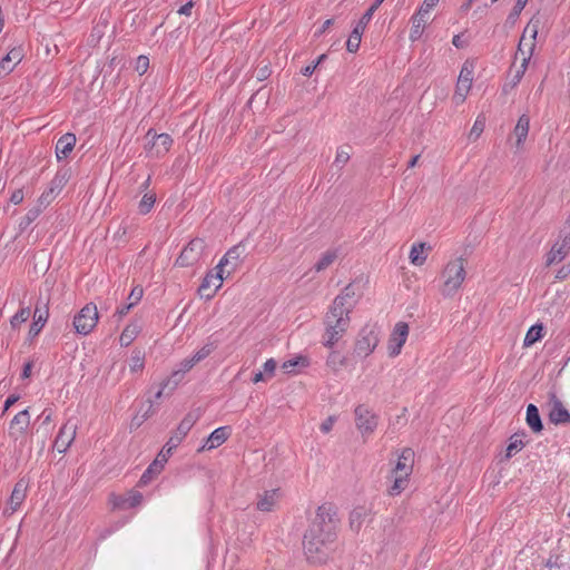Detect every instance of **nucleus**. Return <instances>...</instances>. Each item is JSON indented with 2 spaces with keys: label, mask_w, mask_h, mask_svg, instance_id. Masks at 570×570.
<instances>
[{
  "label": "nucleus",
  "mask_w": 570,
  "mask_h": 570,
  "mask_svg": "<svg viewBox=\"0 0 570 570\" xmlns=\"http://www.w3.org/2000/svg\"><path fill=\"white\" fill-rule=\"evenodd\" d=\"M341 520L333 503L316 509L303 535V551L309 563H326L336 550Z\"/></svg>",
  "instance_id": "1"
},
{
  "label": "nucleus",
  "mask_w": 570,
  "mask_h": 570,
  "mask_svg": "<svg viewBox=\"0 0 570 570\" xmlns=\"http://www.w3.org/2000/svg\"><path fill=\"white\" fill-rule=\"evenodd\" d=\"M354 296V286L348 284L342 294L334 298L328 312L325 314V333L323 335V345L325 347L332 348L346 333L351 323L350 313L354 306V302L347 304V299H353Z\"/></svg>",
  "instance_id": "2"
},
{
  "label": "nucleus",
  "mask_w": 570,
  "mask_h": 570,
  "mask_svg": "<svg viewBox=\"0 0 570 570\" xmlns=\"http://www.w3.org/2000/svg\"><path fill=\"white\" fill-rule=\"evenodd\" d=\"M539 29V20H534L533 18L529 21L527 24L523 35L520 39L519 46H518V52L522 56V63L517 70L515 75L513 76V85H517L522 79L528 63L530 61V58L533 53L534 47H535V38L538 35Z\"/></svg>",
  "instance_id": "3"
},
{
  "label": "nucleus",
  "mask_w": 570,
  "mask_h": 570,
  "mask_svg": "<svg viewBox=\"0 0 570 570\" xmlns=\"http://www.w3.org/2000/svg\"><path fill=\"white\" fill-rule=\"evenodd\" d=\"M465 259L459 257L446 264L442 272L443 285L441 287V294L445 297L453 296L461 287L465 278Z\"/></svg>",
  "instance_id": "4"
},
{
  "label": "nucleus",
  "mask_w": 570,
  "mask_h": 570,
  "mask_svg": "<svg viewBox=\"0 0 570 570\" xmlns=\"http://www.w3.org/2000/svg\"><path fill=\"white\" fill-rule=\"evenodd\" d=\"M99 318L97 306L94 303L86 304L73 317V327L77 334L88 335L96 327Z\"/></svg>",
  "instance_id": "5"
},
{
  "label": "nucleus",
  "mask_w": 570,
  "mask_h": 570,
  "mask_svg": "<svg viewBox=\"0 0 570 570\" xmlns=\"http://www.w3.org/2000/svg\"><path fill=\"white\" fill-rule=\"evenodd\" d=\"M206 249V242L203 238L191 239L181 250L175 262L179 267H188L197 264Z\"/></svg>",
  "instance_id": "6"
},
{
  "label": "nucleus",
  "mask_w": 570,
  "mask_h": 570,
  "mask_svg": "<svg viewBox=\"0 0 570 570\" xmlns=\"http://www.w3.org/2000/svg\"><path fill=\"white\" fill-rule=\"evenodd\" d=\"M198 417L199 416L194 412H189L185 415L165 444L166 454H171L173 451L181 443L197 422Z\"/></svg>",
  "instance_id": "7"
},
{
  "label": "nucleus",
  "mask_w": 570,
  "mask_h": 570,
  "mask_svg": "<svg viewBox=\"0 0 570 570\" xmlns=\"http://www.w3.org/2000/svg\"><path fill=\"white\" fill-rule=\"evenodd\" d=\"M146 139L148 140L146 144V150L155 157H161L166 155L171 145L173 138L168 134H157L154 129H149L146 134Z\"/></svg>",
  "instance_id": "8"
},
{
  "label": "nucleus",
  "mask_w": 570,
  "mask_h": 570,
  "mask_svg": "<svg viewBox=\"0 0 570 570\" xmlns=\"http://www.w3.org/2000/svg\"><path fill=\"white\" fill-rule=\"evenodd\" d=\"M379 344V335L373 328L365 326L361 330L354 346V353L360 357L368 356Z\"/></svg>",
  "instance_id": "9"
},
{
  "label": "nucleus",
  "mask_w": 570,
  "mask_h": 570,
  "mask_svg": "<svg viewBox=\"0 0 570 570\" xmlns=\"http://www.w3.org/2000/svg\"><path fill=\"white\" fill-rule=\"evenodd\" d=\"M355 423L358 431L364 434H371L377 426V416L364 404L355 407Z\"/></svg>",
  "instance_id": "10"
},
{
  "label": "nucleus",
  "mask_w": 570,
  "mask_h": 570,
  "mask_svg": "<svg viewBox=\"0 0 570 570\" xmlns=\"http://www.w3.org/2000/svg\"><path fill=\"white\" fill-rule=\"evenodd\" d=\"M549 396V421L556 425L570 423V412L563 406L562 401L556 392L550 391Z\"/></svg>",
  "instance_id": "11"
},
{
  "label": "nucleus",
  "mask_w": 570,
  "mask_h": 570,
  "mask_svg": "<svg viewBox=\"0 0 570 570\" xmlns=\"http://www.w3.org/2000/svg\"><path fill=\"white\" fill-rule=\"evenodd\" d=\"M244 257L245 246L243 244L235 245L229 248L227 253L222 257L215 269H220V272H224V268L228 267L227 275H230L237 269Z\"/></svg>",
  "instance_id": "12"
},
{
  "label": "nucleus",
  "mask_w": 570,
  "mask_h": 570,
  "mask_svg": "<svg viewBox=\"0 0 570 570\" xmlns=\"http://www.w3.org/2000/svg\"><path fill=\"white\" fill-rule=\"evenodd\" d=\"M570 252V234L560 232L559 239L552 245L546 257V266L560 263Z\"/></svg>",
  "instance_id": "13"
},
{
  "label": "nucleus",
  "mask_w": 570,
  "mask_h": 570,
  "mask_svg": "<svg viewBox=\"0 0 570 570\" xmlns=\"http://www.w3.org/2000/svg\"><path fill=\"white\" fill-rule=\"evenodd\" d=\"M220 269H216V273L209 271L206 276L203 278L199 287L198 294L202 298L212 299L216 294L217 289L220 288L224 277Z\"/></svg>",
  "instance_id": "14"
},
{
  "label": "nucleus",
  "mask_w": 570,
  "mask_h": 570,
  "mask_svg": "<svg viewBox=\"0 0 570 570\" xmlns=\"http://www.w3.org/2000/svg\"><path fill=\"white\" fill-rule=\"evenodd\" d=\"M409 336V325L405 322H399L389 340V355L395 357L401 353L402 346Z\"/></svg>",
  "instance_id": "15"
},
{
  "label": "nucleus",
  "mask_w": 570,
  "mask_h": 570,
  "mask_svg": "<svg viewBox=\"0 0 570 570\" xmlns=\"http://www.w3.org/2000/svg\"><path fill=\"white\" fill-rule=\"evenodd\" d=\"M473 80V69L465 62L460 71L453 99L456 104L463 102L471 89Z\"/></svg>",
  "instance_id": "16"
},
{
  "label": "nucleus",
  "mask_w": 570,
  "mask_h": 570,
  "mask_svg": "<svg viewBox=\"0 0 570 570\" xmlns=\"http://www.w3.org/2000/svg\"><path fill=\"white\" fill-rule=\"evenodd\" d=\"M373 14H374L373 12H371L370 10H366L363 13V16L361 17V19L357 21L355 27L353 28V30L346 41V49L348 52H356L358 50L360 45H361L362 35H363L366 26L371 21Z\"/></svg>",
  "instance_id": "17"
},
{
  "label": "nucleus",
  "mask_w": 570,
  "mask_h": 570,
  "mask_svg": "<svg viewBox=\"0 0 570 570\" xmlns=\"http://www.w3.org/2000/svg\"><path fill=\"white\" fill-rule=\"evenodd\" d=\"M30 425V414L28 409L20 411L13 416L9 425V436L13 440H18L22 436Z\"/></svg>",
  "instance_id": "18"
},
{
  "label": "nucleus",
  "mask_w": 570,
  "mask_h": 570,
  "mask_svg": "<svg viewBox=\"0 0 570 570\" xmlns=\"http://www.w3.org/2000/svg\"><path fill=\"white\" fill-rule=\"evenodd\" d=\"M48 316H49V308H48V304L45 303L42 305H40V302L37 303L36 305V308H35V321L32 322V324L30 325V328H29V337H35L37 336L42 327L45 326L47 320H48Z\"/></svg>",
  "instance_id": "19"
},
{
  "label": "nucleus",
  "mask_w": 570,
  "mask_h": 570,
  "mask_svg": "<svg viewBox=\"0 0 570 570\" xmlns=\"http://www.w3.org/2000/svg\"><path fill=\"white\" fill-rule=\"evenodd\" d=\"M414 458V451L410 448H405L402 450L399 455L396 465L392 470V475H406L409 476L412 472V464Z\"/></svg>",
  "instance_id": "20"
},
{
  "label": "nucleus",
  "mask_w": 570,
  "mask_h": 570,
  "mask_svg": "<svg viewBox=\"0 0 570 570\" xmlns=\"http://www.w3.org/2000/svg\"><path fill=\"white\" fill-rule=\"evenodd\" d=\"M22 47H13L0 61V73H9L13 70L14 66L18 65L23 58Z\"/></svg>",
  "instance_id": "21"
},
{
  "label": "nucleus",
  "mask_w": 570,
  "mask_h": 570,
  "mask_svg": "<svg viewBox=\"0 0 570 570\" xmlns=\"http://www.w3.org/2000/svg\"><path fill=\"white\" fill-rule=\"evenodd\" d=\"M75 435H76V425H69V423H67L60 429V431L56 438V442H55V444L60 453L67 451V449L72 443Z\"/></svg>",
  "instance_id": "22"
},
{
  "label": "nucleus",
  "mask_w": 570,
  "mask_h": 570,
  "mask_svg": "<svg viewBox=\"0 0 570 570\" xmlns=\"http://www.w3.org/2000/svg\"><path fill=\"white\" fill-rule=\"evenodd\" d=\"M77 138L72 132L62 135L56 144V155L58 160L65 159L69 156L76 145Z\"/></svg>",
  "instance_id": "23"
},
{
  "label": "nucleus",
  "mask_w": 570,
  "mask_h": 570,
  "mask_svg": "<svg viewBox=\"0 0 570 570\" xmlns=\"http://www.w3.org/2000/svg\"><path fill=\"white\" fill-rule=\"evenodd\" d=\"M230 435L229 426H220L214 430L207 438L202 449L213 450L222 445Z\"/></svg>",
  "instance_id": "24"
},
{
  "label": "nucleus",
  "mask_w": 570,
  "mask_h": 570,
  "mask_svg": "<svg viewBox=\"0 0 570 570\" xmlns=\"http://www.w3.org/2000/svg\"><path fill=\"white\" fill-rule=\"evenodd\" d=\"M279 499V489H272L268 491H264L263 494H259L257 501V509L263 512H269L273 510L274 505Z\"/></svg>",
  "instance_id": "25"
},
{
  "label": "nucleus",
  "mask_w": 570,
  "mask_h": 570,
  "mask_svg": "<svg viewBox=\"0 0 570 570\" xmlns=\"http://www.w3.org/2000/svg\"><path fill=\"white\" fill-rule=\"evenodd\" d=\"M530 127V118L527 115H521L518 119V122L514 127L513 134L517 137L515 147L517 149H521L523 142L528 136Z\"/></svg>",
  "instance_id": "26"
},
{
  "label": "nucleus",
  "mask_w": 570,
  "mask_h": 570,
  "mask_svg": "<svg viewBox=\"0 0 570 570\" xmlns=\"http://www.w3.org/2000/svg\"><path fill=\"white\" fill-rule=\"evenodd\" d=\"M195 365H196V362H194V360L191 357L184 358L179 363L178 368L171 373L170 377H168L173 382V385L170 386V391H174L177 387V385L179 384V382L181 381L184 375L187 372H189Z\"/></svg>",
  "instance_id": "27"
},
{
  "label": "nucleus",
  "mask_w": 570,
  "mask_h": 570,
  "mask_svg": "<svg viewBox=\"0 0 570 570\" xmlns=\"http://www.w3.org/2000/svg\"><path fill=\"white\" fill-rule=\"evenodd\" d=\"M27 484L23 480H19L11 492L9 504L11 512H14L26 499Z\"/></svg>",
  "instance_id": "28"
},
{
  "label": "nucleus",
  "mask_w": 570,
  "mask_h": 570,
  "mask_svg": "<svg viewBox=\"0 0 570 570\" xmlns=\"http://www.w3.org/2000/svg\"><path fill=\"white\" fill-rule=\"evenodd\" d=\"M525 421L529 428L534 433H541L543 430V423L539 413V409L534 404L527 406Z\"/></svg>",
  "instance_id": "29"
},
{
  "label": "nucleus",
  "mask_w": 570,
  "mask_h": 570,
  "mask_svg": "<svg viewBox=\"0 0 570 570\" xmlns=\"http://www.w3.org/2000/svg\"><path fill=\"white\" fill-rule=\"evenodd\" d=\"M431 250L432 247L428 245L426 243H415L412 245L411 252H410V261L415 266H422L426 261V254H424V250Z\"/></svg>",
  "instance_id": "30"
},
{
  "label": "nucleus",
  "mask_w": 570,
  "mask_h": 570,
  "mask_svg": "<svg viewBox=\"0 0 570 570\" xmlns=\"http://www.w3.org/2000/svg\"><path fill=\"white\" fill-rule=\"evenodd\" d=\"M52 410L51 409H45L41 414L38 416V419L35 422V425L40 422L38 426L35 428L36 433L42 432V436L47 438L50 433V425L52 422Z\"/></svg>",
  "instance_id": "31"
},
{
  "label": "nucleus",
  "mask_w": 570,
  "mask_h": 570,
  "mask_svg": "<svg viewBox=\"0 0 570 570\" xmlns=\"http://www.w3.org/2000/svg\"><path fill=\"white\" fill-rule=\"evenodd\" d=\"M308 365H309V360H308L307 356L297 355V356H295L293 358H289V360L285 361L282 364V368L284 370L285 373L296 374V373H298L296 367L305 368Z\"/></svg>",
  "instance_id": "32"
},
{
  "label": "nucleus",
  "mask_w": 570,
  "mask_h": 570,
  "mask_svg": "<svg viewBox=\"0 0 570 570\" xmlns=\"http://www.w3.org/2000/svg\"><path fill=\"white\" fill-rule=\"evenodd\" d=\"M163 471V462L155 459L154 462L145 470L138 481V487L147 485L156 475Z\"/></svg>",
  "instance_id": "33"
},
{
  "label": "nucleus",
  "mask_w": 570,
  "mask_h": 570,
  "mask_svg": "<svg viewBox=\"0 0 570 570\" xmlns=\"http://www.w3.org/2000/svg\"><path fill=\"white\" fill-rule=\"evenodd\" d=\"M426 26L424 16H421L419 11L412 17V27L410 31V39L416 41L421 38L423 30Z\"/></svg>",
  "instance_id": "34"
},
{
  "label": "nucleus",
  "mask_w": 570,
  "mask_h": 570,
  "mask_svg": "<svg viewBox=\"0 0 570 570\" xmlns=\"http://www.w3.org/2000/svg\"><path fill=\"white\" fill-rule=\"evenodd\" d=\"M544 327L542 324L532 325L524 337L523 345L531 346L543 337Z\"/></svg>",
  "instance_id": "35"
},
{
  "label": "nucleus",
  "mask_w": 570,
  "mask_h": 570,
  "mask_svg": "<svg viewBox=\"0 0 570 570\" xmlns=\"http://www.w3.org/2000/svg\"><path fill=\"white\" fill-rule=\"evenodd\" d=\"M338 257V249H328L326 250L318 262L314 265L316 272H322L326 269Z\"/></svg>",
  "instance_id": "36"
},
{
  "label": "nucleus",
  "mask_w": 570,
  "mask_h": 570,
  "mask_svg": "<svg viewBox=\"0 0 570 570\" xmlns=\"http://www.w3.org/2000/svg\"><path fill=\"white\" fill-rule=\"evenodd\" d=\"M41 207L35 206L30 208L19 223V232H24L41 214Z\"/></svg>",
  "instance_id": "37"
},
{
  "label": "nucleus",
  "mask_w": 570,
  "mask_h": 570,
  "mask_svg": "<svg viewBox=\"0 0 570 570\" xmlns=\"http://www.w3.org/2000/svg\"><path fill=\"white\" fill-rule=\"evenodd\" d=\"M366 517V510L363 507L355 508L350 515V525L354 531H358Z\"/></svg>",
  "instance_id": "38"
},
{
  "label": "nucleus",
  "mask_w": 570,
  "mask_h": 570,
  "mask_svg": "<svg viewBox=\"0 0 570 570\" xmlns=\"http://www.w3.org/2000/svg\"><path fill=\"white\" fill-rule=\"evenodd\" d=\"M218 346L217 341H208L200 350H198L191 358L194 362L199 363L208 357Z\"/></svg>",
  "instance_id": "39"
},
{
  "label": "nucleus",
  "mask_w": 570,
  "mask_h": 570,
  "mask_svg": "<svg viewBox=\"0 0 570 570\" xmlns=\"http://www.w3.org/2000/svg\"><path fill=\"white\" fill-rule=\"evenodd\" d=\"M393 484L389 488L387 492L390 495H399L407 485L409 480L406 475H392Z\"/></svg>",
  "instance_id": "40"
},
{
  "label": "nucleus",
  "mask_w": 570,
  "mask_h": 570,
  "mask_svg": "<svg viewBox=\"0 0 570 570\" xmlns=\"http://www.w3.org/2000/svg\"><path fill=\"white\" fill-rule=\"evenodd\" d=\"M524 445H525V443L520 439V434L514 433L510 438V443H509V445L507 448V452H505V459L512 458L517 452H519L521 449H523Z\"/></svg>",
  "instance_id": "41"
},
{
  "label": "nucleus",
  "mask_w": 570,
  "mask_h": 570,
  "mask_svg": "<svg viewBox=\"0 0 570 570\" xmlns=\"http://www.w3.org/2000/svg\"><path fill=\"white\" fill-rule=\"evenodd\" d=\"M129 366L131 372L141 371L145 366V354L139 350H135L130 357Z\"/></svg>",
  "instance_id": "42"
},
{
  "label": "nucleus",
  "mask_w": 570,
  "mask_h": 570,
  "mask_svg": "<svg viewBox=\"0 0 570 570\" xmlns=\"http://www.w3.org/2000/svg\"><path fill=\"white\" fill-rule=\"evenodd\" d=\"M156 202V195L155 194H145L139 202L138 209L141 215L148 214L151 208L154 207Z\"/></svg>",
  "instance_id": "43"
},
{
  "label": "nucleus",
  "mask_w": 570,
  "mask_h": 570,
  "mask_svg": "<svg viewBox=\"0 0 570 570\" xmlns=\"http://www.w3.org/2000/svg\"><path fill=\"white\" fill-rule=\"evenodd\" d=\"M30 313L29 307L20 308L10 320L12 328H17L24 323L30 317Z\"/></svg>",
  "instance_id": "44"
},
{
  "label": "nucleus",
  "mask_w": 570,
  "mask_h": 570,
  "mask_svg": "<svg viewBox=\"0 0 570 570\" xmlns=\"http://www.w3.org/2000/svg\"><path fill=\"white\" fill-rule=\"evenodd\" d=\"M137 333L136 326L127 325L119 337L120 345L128 346L135 340Z\"/></svg>",
  "instance_id": "45"
},
{
  "label": "nucleus",
  "mask_w": 570,
  "mask_h": 570,
  "mask_svg": "<svg viewBox=\"0 0 570 570\" xmlns=\"http://www.w3.org/2000/svg\"><path fill=\"white\" fill-rule=\"evenodd\" d=\"M345 361L346 358L338 352L332 351L326 360V364L334 371H337L340 367L345 365Z\"/></svg>",
  "instance_id": "46"
},
{
  "label": "nucleus",
  "mask_w": 570,
  "mask_h": 570,
  "mask_svg": "<svg viewBox=\"0 0 570 570\" xmlns=\"http://www.w3.org/2000/svg\"><path fill=\"white\" fill-rule=\"evenodd\" d=\"M350 158H351V155L348 151V147H340L336 153L334 165L341 169L344 165L347 164Z\"/></svg>",
  "instance_id": "47"
},
{
  "label": "nucleus",
  "mask_w": 570,
  "mask_h": 570,
  "mask_svg": "<svg viewBox=\"0 0 570 570\" xmlns=\"http://www.w3.org/2000/svg\"><path fill=\"white\" fill-rule=\"evenodd\" d=\"M66 183H67L66 175L57 174L50 181L48 189H52V193L57 196L61 191V189L63 188Z\"/></svg>",
  "instance_id": "48"
},
{
  "label": "nucleus",
  "mask_w": 570,
  "mask_h": 570,
  "mask_svg": "<svg viewBox=\"0 0 570 570\" xmlns=\"http://www.w3.org/2000/svg\"><path fill=\"white\" fill-rule=\"evenodd\" d=\"M142 494L138 491H130L128 497L122 500L124 503L127 504V508H135L139 505L142 501Z\"/></svg>",
  "instance_id": "49"
},
{
  "label": "nucleus",
  "mask_w": 570,
  "mask_h": 570,
  "mask_svg": "<svg viewBox=\"0 0 570 570\" xmlns=\"http://www.w3.org/2000/svg\"><path fill=\"white\" fill-rule=\"evenodd\" d=\"M528 1L529 0H517L514 7L512 8L508 16V20L514 22L519 18L524 7L527 6Z\"/></svg>",
  "instance_id": "50"
},
{
  "label": "nucleus",
  "mask_w": 570,
  "mask_h": 570,
  "mask_svg": "<svg viewBox=\"0 0 570 570\" xmlns=\"http://www.w3.org/2000/svg\"><path fill=\"white\" fill-rule=\"evenodd\" d=\"M148 407L147 410L139 416V415H136L134 419H132V425H136V426H140L142 424V422H145L148 417H150L153 414H154V409H153V401L151 399L148 400Z\"/></svg>",
  "instance_id": "51"
},
{
  "label": "nucleus",
  "mask_w": 570,
  "mask_h": 570,
  "mask_svg": "<svg viewBox=\"0 0 570 570\" xmlns=\"http://www.w3.org/2000/svg\"><path fill=\"white\" fill-rule=\"evenodd\" d=\"M56 195L52 193V189H46L38 199V205L41 207V212L46 208L53 199Z\"/></svg>",
  "instance_id": "52"
},
{
  "label": "nucleus",
  "mask_w": 570,
  "mask_h": 570,
  "mask_svg": "<svg viewBox=\"0 0 570 570\" xmlns=\"http://www.w3.org/2000/svg\"><path fill=\"white\" fill-rule=\"evenodd\" d=\"M142 294H144L142 287L135 286L128 296L129 303L132 304V306H135L141 299Z\"/></svg>",
  "instance_id": "53"
},
{
  "label": "nucleus",
  "mask_w": 570,
  "mask_h": 570,
  "mask_svg": "<svg viewBox=\"0 0 570 570\" xmlns=\"http://www.w3.org/2000/svg\"><path fill=\"white\" fill-rule=\"evenodd\" d=\"M277 363L274 358H268L264 365L263 371L267 379H271L274 376L275 370H276Z\"/></svg>",
  "instance_id": "54"
},
{
  "label": "nucleus",
  "mask_w": 570,
  "mask_h": 570,
  "mask_svg": "<svg viewBox=\"0 0 570 570\" xmlns=\"http://www.w3.org/2000/svg\"><path fill=\"white\" fill-rule=\"evenodd\" d=\"M149 66V59L146 56H139L136 62V70L139 75H144Z\"/></svg>",
  "instance_id": "55"
},
{
  "label": "nucleus",
  "mask_w": 570,
  "mask_h": 570,
  "mask_svg": "<svg viewBox=\"0 0 570 570\" xmlns=\"http://www.w3.org/2000/svg\"><path fill=\"white\" fill-rule=\"evenodd\" d=\"M438 2L439 0H424L419 9V13L421 16H425L438 4Z\"/></svg>",
  "instance_id": "56"
},
{
  "label": "nucleus",
  "mask_w": 570,
  "mask_h": 570,
  "mask_svg": "<svg viewBox=\"0 0 570 570\" xmlns=\"http://www.w3.org/2000/svg\"><path fill=\"white\" fill-rule=\"evenodd\" d=\"M484 129V122L480 119H476L471 131H470V138H478Z\"/></svg>",
  "instance_id": "57"
},
{
  "label": "nucleus",
  "mask_w": 570,
  "mask_h": 570,
  "mask_svg": "<svg viewBox=\"0 0 570 570\" xmlns=\"http://www.w3.org/2000/svg\"><path fill=\"white\" fill-rule=\"evenodd\" d=\"M171 385H173L171 380H169V379L164 380V381L161 382V384H160V387H159V389H158V391L155 393V395H154V400H151V401L154 402V401L159 400V399L163 396L164 391H165L167 387L170 390V386H171Z\"/></svg>",
  "instance_id": "58"
},
{
  "label": "nucleus",
  "mask_w": 570,
  "mask_h": 570,
  "mask_svg": "<svg viewBox=\"0 0 570 570\" xmlns=\"http://www.w3.org/2000/svg\"><path fill=\"white\" fill-rule=\"evenodd\" d=\"M23 190L21 188L16 189L10 197V202L14 205H19L23 200Z\"/></svg>",
  "instance_id": "59"
},
{
  "label": "nucleus",
  "mask_w": 570,
  "mask_h": 570,
  "mask_svg": "<svg viewBox=\"0 0 570 570\" xmlns=\"http://www.w3.org/2000/svg\"><path fill=\"white\" fill-rule=\"evenodd\" d=\"M334 422L335 417L328 416L324 422H322L320 430L323 433H328L332 430Z\"/></svg>",
  "instance_id": "60"
},
{
  "label": "nucleus",
  "mask_w": 570,
  "mask_h": 570,
  "mask_svg": "<svg viewBox=\"0 0 570 570\" xmlns=\"http://www.w3.org/2000/svg\"><path fill=\"white\" fill-rule=\"evenodd\" d=\"M132 307V304H127V305H124V306H120L117 308V311L115 312L114 316H116L119 320H121L125 315H127V313L130 311V308Z\"/></svg>",
  "instance_id": "61"
},
{
  "label": "nucleus",
  "mask_w": 570,
  "mask_h": 570,
  "mask_svg": "<svg viewBox=\"0 0 570 570\" xmlns=\"http://www.w3.org/2000/svg\"><path fill=\"white\" fill-rule=\"evenodd\" d=\"M19 400V395L11 394L7 397L3 405L2 414H4L17 401Z\"/></svg>",
  "instance_id": "62"
},
{
  "label": "nucleus",
  "mask_w": 570,
  "mask_h": 570,
  "mask_svg": "<svg viewBox=\"0 0 570 570\" xmlns=\"http://www.w3.org/2000/svg\"><path fill=\"white\" fill-rule=\"evenodd\" d=\"M32 367H33V361H28L23 365V368H22V372H21V379L22 380L29 379L31 376Z\"/></svg>",
  "instance_id": "63"
},
{
  "label": "nucleus",
  "mask_w": 570,
  "mask_h": 570,
  "mask_svg": "<svg viewBox=\"0 0 570 570\" xmlns=\"http://www.w3.org/2000/svg\"><path fill=\"white\" fill-rule=\"evenodd\" d=\"M193 7H194V1L189 0L187 3H185L184 6H181L179 8L178 13L184 14V16H190Z\"/></svg>",
  "instance_id": "64"
}]
</instances>
